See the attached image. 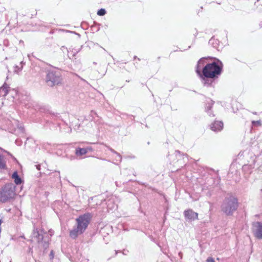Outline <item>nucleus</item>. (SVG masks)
Segmentation results:
<instances>
[{
  "label": "nucleus",
  "instance_id": "aec40b11",
  "mask_svg": "<svg viewBox=\"0 0 262 262\" xmlns=\"http://www.w3.org/2000/svg\"><path fill=\"white\" fill-rule=\"evenodd\" d=\"M36 167H37V168L38 170H39V169H40V166H39V165H37V166H36Z\"/></svg>",
  "mask_w": 262,
  "mask_h": 262
},
{
  "label": "nucleus",
  "instance_id": "412c9836",
  "mask_svg": "<svg viewBox=\"0 0 262 262\" xmlns=\"http://www.w3.org/2000/svg\"><path fill=\"white\" fill-rule=\"evenodd\" d=\"M118 158H119V160H121V158H120V156L119 155L118 156Z\"/></svg>",
  "mask_w": 262,
  "mask_h": 262
},
{
  "label": "nucleus",
  "instance_id": "ddd939ff",
  "mask_svg": "<svg viewBox=\"0 0 262 262\" xmlns=\"http://www.w3.org/2000/svg\"><path fill=\"white\" fill-rule=\"evenodd\" d=\"M12 178L14 179L15 183L16 185L20 184L21 183V180L18 175L17 172L15 171L12 176Z\"/></svg>",
  "mask_w": 262,
  "mask_h": 262
},
{
  "label": "nucleus",
  "instance_id": "4be33fe9",
  "mask_svg": "<svg viewBox=\"0 0 262 262\" xmlns=\"http://www.w3.org/2000/svg\"><path fill=\"white\" fill-rule=\"evenodd\" d=\"M116 207H117V206L114 205V207H113V208H116Z\"/></svg>",
  "mask_w": 262,
  "mask_h": 262
},
{
  "label": "nucleus",
  "instance_id": "20e7f679",
  "mask_svg": "<svg viewBox=\"0 0 262 262\" xmlns=\"http://www.w3.org/2000/svg\"><path fill=\"white\" fill-rule=\"evenodd\" d=\"M46 82L48 85L53 86L61 83L62 78L60 72L57 70H50L47 73Z\"/></svg>",
  "mask_w": 262,
  "mask_h": 262
},
{
  "label": "nucleus",
  "instance_id": "f03ea898",
  "mask_svg": "<svg viewBox=\"0 0 262 262\" xmlns=\"http://www.w3.org/2000/svg\"><path fill=\"white\" fill-rule=\"evenodd\" d=\"M238 207L237 199L232 196L226 198L222 206V211L227 215H231Z\"/></svg>",
  "mask_w": 262,
  "mask_h": 262
},
{
  "label": "nucleus",
  "instance_id": "4468645a",
  "mask_svg": "<svg viewBox=\"0 0 262 262\" xmlns=\"http://www.w3.org/2000/svg\"><path fill=\"white\" fill-rule=\"evenodd\" d=\"M6 168V161L4 156L0 155V169H5Z\"/></svg>",
  "mask_w": 262,
  "mask_h": 262
},
{
  "label": "nucleus",
  "instance_id": "f8f14e48",
  "mask_svg": "<svg viewBox=\"0 0 262 262\" xmlns=\"http://www.w3.org/2000/svg\"><path fill=\"white\" fill-rule=\"evenodd\" d=\"M91 148H78L76 149V155L78 156V155H84L85 154H86L88 151L89 150H91Z\"/></svg>",
  "mask_w": 262,
  "mask_h": 262
},
{
  "label": "nucleus",
  "instance_id": "f257e3e1",
  "mask_svg": "<svg viewBox=\"0 0 262 262\" xmlns=\"http://www.w3.org/2000/svg\"><path fill=\"white\" fill-rule=\"evenodd\" d=\"M91 214H84L79 216L76 219V225L70 231V236L75 239L78 235L82 234L87 228L90 223Z\"/></svg>",
  "mask_w": 262,
  "mask_h": 262
},
{
  "label": "nucleus",
  "instance_id": "7ed1b4c3",
  "mask_svg": "<svg viewBox=\"0 0 262 262\" xmlns=\"http://www.w3.org/2000/svg\"><path fill=\"white\" fill-rule=\"evenodd\" d=\"M221 73V68L215 62L207 64L203 69V75L206 78H213Z\"/></svg>",
  "mask_w": 262,
  "mask_h": 262
},
{
  "label": "nucleus",
  "instance_id": "a211bd4d",
  "mask_svg": "<svg viewBox=\"0 0 262 262\" xmlns=\"http://www.w3.org/2000/svg\"><path fill=\"white\" fill-rule=\"evenodd\" d=\"M21 70V68H19L18 66H16L15 67V70H14V72H18L19 71H20V70Z\"/></svg>",
  "mask_w": 262,
  "mask_h": 262
},
{
  "label": "nucleus",
  "instance_id": "5701e85b",
  "mask_svg": "<svg viewBox=\"0 0 262 262\" xmlns=\"http://www.w3.org/2000/svg\"><path fill=\"white\" fill-rule=\"evenodd\" d=\"M107 207H108L109 209H112V208H110V207H109V204L107 205Z\"/></svg>",
  "mask_w": 262,
  "mask_h": 262
},
{
  "label": "nucleus",
  "instance_id": "2eb2a0df",
  "mask_svg": "<svg viewBox=\"0 0 262 262\" xmlns=\"http://www.w3.org/2000/svg\"><path fill=\"white\" fill-rule=\"evenodd\" d=\"M105 13H106V11H105V9H101L98 11L97 14V15H98L99 16H103V15H105Z\"/></svg>",
  "mask_w": 262,
  "mask_h": 262
},
{
  "label": "nucleus",
  "instance_id": "0eeeda50",
  "mask_svg": "<svg viewBox=\"0 0 262 262\" xmlns=\"http://www.w3.org/2000/svg\"><path fill=\"white\" fill-rule=\"evenodd\" d=\"M254 234L257 238L262 239V223L256 222L253 224Z\"/></svg>",
  "mask_w": 262,
  "mask_h": 262
},
{
  "label": "nucleus",
  "instance_id": "6e6552de",
  "mask_svg": "<svg viewBox=\"0 0 262 262\" xmlns=\"http://www.w3.org/2000/svg\"><path fill=\"white\" fill-rule=\"evenodd\" d=\"M186 219L189 221H194L198 219V213L194 212L191 209L185 210L184 212Z\"/></svg>",
  "mask_w": 262,
  "mask_h": 262
},
{
  "label": "nucleus",
  "instance_id": "f3484780",
  "mask_svg": "<svg viewBox=\"0 0 262 262\" xmlns=\"http://www.w3.org/2000/svg\"><path fill=\"white\" fill-rule=\"evenodd\" d=\"M206 262H215V261L213 258L208 257L206 260Z\"/></svg>",
  "mask_w": 262,
  "mask_h": 262
},
{
  "label": "nucleus",
  "instance_id": "dca6fc26",
  "mask_svg": "<svg viewBox=\"0 0 262 262\" xmlns=\"http://www.w3.org/2000/svg\"><path fill=\"white\" fill-rule=\"evenodd\" d=\"M252 123L253 125H255V124L260 125V121L259 120H258V121H253L252 122Z\"/></svg>",
  "mask_w": 262,
  "mask_h": 262
},
{
  "label": "nucleus",
  "instance_id": "9b49d317",
  "mask_svg": "<svg viewBox=\"0 0 262 262\" xmlns=\"http://www.w3.org/2000/svg\"><path fill=\"white\" fill-rule=\"evenodd\" d=\"M9 85L6 83L4 84L0 88V93L3 96H6L9 91Z\"/></svg>",
  "mask_w": 262,
  "mask_h": 262
},
{
  "label": "nucleus",
  "instance_id": "1a4fd4ad",
  "mask_svg": "<svg viewBox=\"0 0 262 262\" xmlns=\"http://www.w3.org/2000/svg\"><path fill=\"white\" fill-rule=\"evenodd\" d=\"M223 123L222 121H215L211 125V129L214 132L220 131L223 129Z\"/></svg>",
  "mask_w": 262,
  "mask_h": 262
},
{
  "label": "nucleus",
  "instance_id": "9d476101",
  "mask_svg": "<svg viewBox=\"0 0 262 262\" xmlns=\"http://www.w3.org/2000/svg\"><path fill=\"white\" fill-rule=\"evenodd\" d=\"M205 59L202 58L200 59L198 62L197 67L196 68V72L200 76H201V69L204 66L205 63Z\"/></svg>",
  "mask_w": 262,
  "mask_h": 262
},
{
  "label": "nucleus",
  "instance_id": "423d86ee",
  "mask_svg": "<svg viewBox=\"0 0 262 262\" xmlns=\"http://www.w3.org/2000/svg\"><path fill=\"white\" fill-rule=\"evenodd\" d=\"M43 231L41 229H34L33 232L32 240L37 242L39 247L46 249L48 247V244L47 242H43Z\"/></svg>",
  "mask_w": 262,
  "mask_h": 262
},
{
  "label": "nucleus",
  "instance_id": "6ab92c4d",
  "mask_svg": "<svg viewBox=\"0 0 262 262\" xmlns=\"http://www.w3.org/2000/svg\"><path fill=\"white\" fill-rule=\"evenodd\" d=\"M179 256L181 258H182V253L181 252H180L179 253Z\"/></svg>",
  "mask_w": 262,
  "mask_h": 262
},
{
  "label": "nucleus",
  "instance_id": "39448f33",
  "mask_svg": "<svg viewBox=\"0 0 262 262\" xmlns=\"http://www.w3.org/2000/svg\"><path fill=\"white\" fill-rule=\"evenodd\" d=\"M15 195L14 189L11 185L5 186L0 190V202L4 203L12 199Z\"/></svg>",
  "mask_w": 262,
  "mask_h": 262
}]
</instances>
